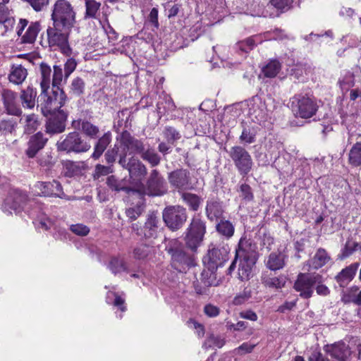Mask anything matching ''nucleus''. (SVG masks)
Returning a JSON list of instances; mask_svg holds the SVG:
<instances>
[{
	"instance_id": "f257e3e1",
	"label": "nucleus",
	"mask_w": 361,
	"mask_h": 361,
	"mask_svg": "<svg viewBox=\"0 0 361 361\" xmlns=\"http://www.w3.org/2000/svg\"><path fill=\"white\" fill-rule=\"evenodd\" d=\"M52 25L47 29V43L58 48L63 54L70 56L72 49L68 43L69 35L75 23V13L66 0H57L51 9Z\"/></svg>"
},
{
	"instance_id": "f03ea898",
	"label": "nucleus",
	"mask_w": 361,
	"mask_h": 361,
	"mask_svg": "<svg viewBox=\"0 0 361 361\" xmlns=\"http://www.w3.org/2000/svg\"><path fill=\"white\" fill-rule=\"evenodd\" d=\"M118 139L121 146L123 147L126 151H129V154L140 155L141 159L147 161L152 167L160 164L161 157L149 144L145 142V140L135 138L126 130L121 132L119 137H117V140Z\"/></svg>"
},
{
	"instance_id": "7ed1b4c3",
	"label": "nucleus",
	"mask_w": 361,
	"mask_h": 361,
	"mask_svg": "<svg viewBox=\"0 0 361 361\" xmlns=\"http://www.w3.org/2000/svg\"><path fill=\"white\" fill-rule=\"evenodd\" d=\"M166 250L171 255L172 267L179 272H185L193 265L192 256L185 251L183 244L178 239H170L166 244Z\"/></svg>"
},
{
	"instance_id": "20e7f679",
	"label": "nucleus",
	"mask_w": 361,
	"mask_h": 361,
	"mask_svg": "<svg viewBox=\"0 0 361 361\" xmlns=\"http://www.w3.org/2000/svg\"><path fill=\"white\" fill-rule=\"evenodd\" d=\"M56 147L60 152L81 154L89 151L91 145L82 137L80 133L73 131L61 136L56 143Z\"/></svg>"
},
{
	"instance_id": "39448f33",
	"label": "nucleus",
	"mask_w": 361,
	"mask_h": 361,
	"mask_svg": "<svg viewBox=\"0 0 361 361\" xmlns=\"http://www.w3.org/2000/svg\"><path fill=\"white\" fill-rule=\"evenodd\" d=\"M67 101V95L63 90H53L51 95H49L48 91L41 93L37 99V108L40 109L42 114L48 117L49 114L61 110V108L66 104Z\"/></svg>"
},
{
	"instance_id": "423d86ee",
	"label": "nucleus",
	"mask_w": 361,
	"mask_h": 361,
	"mask_svg": "<svg viewBox=\"0 0 361 361\" xmlns=\"http://www.w3.org/2000/svg\"><path fill=\"white\" fill-rule=\"evenodd\" d=\"M206 229V222L198 216H194L184 233L186 247L196 252L203 242Z\"/></svg>"
},
{
	"instance_id": "0eeeda50",
	"label": "nucleus",
	"mask_w": 361,
	"mask_h": 361,
	"mask_svg": "<svg viewBox=\"0 0 361 361\" xmlns=\"http://www.w3.org/2000/svg\"><path fill=\"white\" fill-rule=\"evenodd\" d=\"M291 107L296 116L310 118L316 114L319 105L313 97L300 94L292 97Z\"/></svg>"
},
{
	"instance_id": "6e6552de",
	"label": "nucleus",
	"mask_w": 361,
	"mask_h": 361,
	"mask_svg": "<svg viewBox=\"0 0 361 361\" xmlns=\"http://www.w3.org/2000/svg\"><path fill=\"white\" fill-rule=\"evenodd\" d=\"M119 154L118 164L124 169L128 170L130 178L133 180L141 181L147 173L145 165L137 157L132 156L127 159V154L123 147Z\"/></svg>"
},
{
	"instance_id": "1a4fd4ad",
	"label": "nucleus",
	"mask_w": 361,
	"mask_h": 361,
	"mask_svg": "<svg viewBox=\"0 0 361 361\" xmlns=\"http://www.w3.org/2000/svg\"><path fill=\"white\" fill-rule=\"evenodd\" d=\"M226 152L241 176H247L251 171L253 161L250 153L243 147L235 145Z\"/></svg>"
},
{
	"instance_id": "9d476101",
	"label": "nucleus",
	"mask_w": 361,
	"mask_h": 361,
	"mask_svg": "<svg viewBox=\"0 0 361 361\" xmlns=\"http://www.w3.org/2000/svg\"><path fill=\"white\" fill-rule=\"evenodd\" d=\"M163 221L171 231L180 229L185 223L188 215L186 209L179 205L166 207L162 212Z\"/></svg>"
},
{
	"instance_id": "9b49d317",
	"label": "nucleus",
	"mask_w": 361,
	"mask_h": 361,
	"mask_svg": "<svg viewBox=\"0 0 361 361\" xmlns=\"http://www.w3.org/2000/svg\"><path fill=\"white\" fill-rule=\"evenodd\" d=\"M322 281V275L319 274H298L294 283L293 288L300 293V296L304 299L310 298L314 293V286Z\"/></svg>"
},
{
	"instance_id": "f8f14e48",
	"label": "nucleus",
	"mask_w": 361,
	"mask_h": 361,
	"mask_svg": "<svg viewBox=\"0 0 361 361\" xmlns=\"http://www.w3.org/2000/svg\"><path fill=\"white\" fill-rule=\"evenodd\" d=\"M167 190L166 182L159 171L157 169L152 170L147 179L143 194L153 197L161 196Z\"/></svg>"
},
{
	"instance_id": "ddd939ff",
	"label": "nucleus",
	"mask_w": 361,
	"mask_h": 361,
	"mask_svg": "<svg viewBox=\"0 0 361 361\" xmlns=\"http://www.w3.org/2000/svg\"><path fill=\"white\" fill-rule=\"evenodd\" d=\"M27 197L20 190L11 192L5 199L2 205L3 212L8 214H19L24 210L27 204Z\"/></svg>"
},
{
	"instance_id": "4468645a",
	"label": "nucleus",
	"mask_w": 361,
	"mask_h": 361,
	"mask_svg": "<svg viewBox=\"0 0 361 361\" xmlns=\"http://www.w3.org/2000/svg\"><path fill=\"white\" fill-rule=\"evenodd\" d=\"M0 95L4 111L6 114L15 116H21L23 111L18 103L17 92L9 89L3 88L0 92Z\"/></svg>"
},
{
	"instance_id": "2eb2a0df",
	"label": "nucleus",
	"mask_w": 361,
	"mask_h": 361,
	"mask_svg": "<svg viewBox=\"0 0 361 361\" xmlns=\"http://www.w3.org/2000/svg\"><path fill=\"white\" fill-rule=\"evenodd\" d=\"M228 247L224 246L214 247L209 250L207 255L203 258V263L206 269L217 270L219 267H222L224 262L228 260Z\"/></svg>"
},
{
	"instance_id": "dca6fc26",
	"label": "nucleus",
	"mask_w": 361,
	"mask_h": 361,
	"mask_svg": "<svg viewBox=\"0 0 361 361\" xmlns=\"http://www.w3.org/2000/svg\"><path fill=\"white\" fill-rule=\"evenodd\" d=\"M45 124L46 132L51 135L60 134L65 131L68 113L64 110H59L47 117Z\"/></svg>"
},
{
	"instance_id": "f3484780",
	"label": "nucleus",
	"mask_w": 361,
	"mask_h": 361,
	"mask_svg": "<svg viewBox=\"0 0 361 361\" xmlns=\"http://www.w3.org/2000/svg\"><path fill=\"white\" fill-rule=\"evenodd\" d=\"M257 259L258 255L256 251V245L250 239H247L245 236L241 237L239 240L238 248L235 250V257L234 261L229 267V271H232L238 262V257L250 258Z\"/></svg>"
},
{
	"instance_id": "a211bd4d",
	"label": "nucleus",
	"mask_w": 361,
	"mask_h": 361,
	"mask_svg": "<svg viewBox=\"0 0 361 361\" xmlns=\"http://www.w3.org/2000/svg\"><path fill=\"white\" fill-rule=\"evenodd\" d=\"M168 180L171 187L184 190L191 187L190 173L186 169H178L168 174Z\"/></svg>"
},
{
	"instance_id": "6ab92c4d",
	"label": "nucleus",
	"mask_w": 361,
	"mask_h": 361,
	"mask_svg": "<svg viewBox=\"0 0 361 361\" xmlns=\"http://www.w3.org/2000/svg\"><path fill=\"white\" fill-rule=\"evenodd\" d=\"M35 192L41 196L63 198L65 194L61 183L57 180L49 182L39 181L34 185Z\"/></svg>"
},
{
	"instance_id": "aec40b11",
	"label": "nucleus",
	"mask_w": 361,
	"mask_h": 361,
	"mask_svg": "<svg viewBox=\"0 0 361 361\" xmlns=\"http://www.w3.org/2000/svg\"><path fill=\"white\" fill-rule=\"evenodd\" d=\"M324 350L328 355L337 361H347L351 354L348 345L343 342L325 345Z\"/></svg>"
},
{
	"instance_id": "412c9836",
	"label": "nucleus",
	"mask_w": 361,
	"mask_h": 361,
	"mask_svg": "<svg viewBox=\"0 0 361 361\" xmlns=\"http://www.w3.org/2000/svg\"><path fill=\"white\" fill-rule=\"evenodd\" d=\"M48 138L44 135L38 132L30 136L27 142V148L25 151V155L30 158H34L37 154L46 145Z\"/></svg>"
},
{
	"instance_id": "4be33fe9",
	"label": "nucleus",
	"mask_w": 361,
	"mask_h": 361,
	"mask_svg": "<svg viewBox=\"0 0 361 361\" xmlns=\"http://www.w3.org/2000/svg\"><path fill=\"white\" fill-rule=\"evenodd\" d=\"M205 212L207 217L210 221L220 219L224 212L223 202L218 198H209L207 201Z\"/></svg>"
},
{
	"instance_id": "5701e85b",
	"label": "nucleus",
	"mask_w": 361,
	"mask_h": 361,
	"mask_svg": "<svg viewBox=\"0 0 361 361\" xmlns=\"http://www.w3.org/2000/svg\"><path fill=\"white\" fill-rule=\"evenodd\" d=\"M358 267V262L353 263L343 269L335 276V280L340 287L345 288L348 285V283L354 279Z\"/></svg>"
},
{
	"instance_id": "b1692460",
	"label": "nucleus",
	"mask_w": 361,
	"mask_h": 361,
	"mask_svg": "<svg viewBox=\"0 0 361 361\" xmlns=\"http://www.w3.org/2000/svg\"><path fill=\"white\" fill-rule=\"evenodd\" d=\"M287 256L281 252H274L269 254L265 259L266 267L271 271L282 269L286 265Z\"/></svg>"
},
{
	"instance_id": "393cba45",
	"label": "nucleus",
	"mask_w": 361,
	"mask_h": 361,
	"mask_svg": "<svg viewBox=\"0 0 361 361\" xmlns=\"http://www.w3.org/2000/svg\"><path fill=\"white\" fill-rule=\"evenodd\" d=\"M107 269L114 275L117 276L123 272L129 273L130 269L128 263L123 257H111L107 263Z\"/></svg>"
},
{
	"instance_id": "a878e982",
	"label": "nucleus",
	"mask_w": 361,
	"mask_h": 361,
	"mask_svg": "<svg viewBox=\"0 0 361 361\" xmlns=\"http://www.w3.org/2000/svg\"><path fill=\"white\" fill-rule=\"evenodd\" d=\"M257 259L253 258L238 257V276L241 281L248 280L252 274V269L256 264Z\"/></svg>"
},
{
	"instance_id": "bb28decb",
	"label": "nucleus",
	"mask_w": 361,
	"mask_h": 361,
	"mask_svg": "<svg viewBox=\"0 0 361 361\" xmlns=\"http://www.w3.org/2000/svg\"><path fill=\"white\" fill-rule=\"evenodd\" d=\"M159 222V218L154 212L147 215L145 225L142 228V231L144 232V238H151L156 237Z\"/></svg>"
},
{
	"instance_id": "cd10ccee",
	"label": "nucleus",
	"mask_w": 361,
	"mask_h": 361,
	"mask_svg": "<svg viewBox=\"0 0 361 361\" xmlns=\"http://www.w3.org/2000/svg\"><path fill=\"white\" fill-rule=\"evenodd\" d=\"M111 142V133L108 131L99 138L94 147V152L91 157L95 160L98 159L107 148Z\"/></svg>"
},
{
	"instance_id": "c85d7f7f",
	"label": "nucleus",
	"mask_w": 361,
	"mask_h": 361,
	"mask_svg": "<svg viewBox=\"0 0 361 361\" xmlns=\"http://www.w3.org/2000/svg\"><path fill=\"white\" fill-rule=\"evenodd\" d=\"M217 233L226 240L231 239L235 233V225L229 220L221 219L216 225Z\"/></svg>"
},
{
	"instance_id": "c756f323",
	"label": "nucleus",
	"mask_w": 361,
	"mask_h": 361,
	"mask_svg": "<svg viewBox=\"0 0 361 361\" xmlns=\"http://www.w3.org/2000/svg\"><path fill=\"white\" fill-rule=\"evenodd\" d=\"M37 91L32 87L28 86L20 92V99L25 109H32L35 106Z\"/></svg>"
},
{
	"instance_id": "7c9ffc66",
	"label": "nucleus",
	"mask_w": 361,
	"mask_h": 361,
	"mask_svg": "<svg viewBox=\"0 0 361 361\" xmlns=\"http://www.w3.org/2000/svg\"><path fill=\"white\" fill-rule=\"evenodd\" d=\"M330 259L329 255L324 249L319 248L313 258L308 262V264L310 268L318 269L324 266Z\"/></svg>"
},
{
	"instance_id": "2f4dec72",
	"label": "nucleus",
	"mask_w": 361,
	"mask_h": 361,
	"mask_svg": "<svg viewBox=\"0 0 361 361\" xmlns=\"http://www.w3.org/2000/svg\"><path fill=\"white\" fill-rule=\"evenodd\" d=\"M27 75V69L22 65H13L8 75V80L13 84L20 85L25 80Z\"/></svg>"
},
{
	"instance_id": "473e14b6",
	"label": "nucleus",
	"mask_w": 361,
	"mask_h": 361,
	"mask_svg": "<svg viewBox=\"0 0 361 361\" xmlns=\"http://www.w3.org/2000/svg\"><path fill=\"white\" fill-rule=\"evenodd\" d=\"M262 283L269 288L280 289L285 286L286 283V277L283 275L274 276L263 275L262 277Z\"/></svg>"
},
{
	"instance_id": "72a5a7b5",
	"label": "nucleus",
	"mask_w": 361,
	"mask_h": 361,
	"mask_svg": "<svg viewBox=\"0 0 361 361\" xmlns=\"http://www.w3.org/2000/svg\"><path fill=\"white\" fill-rule=\"evenodd\" d=\"M39 69L42 78L40 82L41 90H43V92L49 91L51 83V68L47 63L42 62L39 65Z\"/></svg>"
},
{
	"instance_id": "f704fd0d",
	"label": "nucleus",
	"mask_w": 361,
	"mask_h": 361,
	"mask_svg": "<svg viewBox=\"0 0 361 361\" xmlns=\"http://www.w3.org/2000/svg\"><path fill=\"white\" fill-rule=\"evenodd\" d=\"M106 184L108 187L114 191L121 192L123 191L127 194L133 191L131 188L126 185L123 180H118L114 176H110L107 178Z\"/></svg>"
},
{
	"instance_id": "c9c22d12",
	"label": "nucleus",
	"mask_w": 361,
	"mask_h": 361,
	"mask_svg": "<svg viewBox=\"0 0 361 361\" xmlns=\"http://www.w3.org/2000/svg\"><path fill=\"white\" fill-rule=\"evenodd\" d=\"M40 31V24L39 22H32L28 26L26 32L22 36V42L23 43H33Z\"/></svg>"
},
{
	"instance_id": "e433bc0d",
	"label": "nucleus",
	"mask_w": 361,
	"mask_h": 361,
	"mask_svg": "<svg viewBox=\"0 0 361 361\" xmlns=\"http://www.w3.org/2000/svg\"><path fill=\"white\" fill-rule=\"evenodd\" d=\"M216 270L204 269L202 273V281L207 287L217 286L221 283V279H217Z\"/></svg>"
},
{
	"instance_id": "4c0bfd02",
	"label": "nucleus",
	"mask_w": 361,
	"mask_h": 361,
	"mask_svg": "<svg viewBox=\"0 0 361 361\" xmlns=\"http://www.w3.org/2000/svg\"><path fill=\"white\" fill-rule=\"evenodd\" d=\"M64 71L63 70L61 65H54L53 66V75H52V86L54 88H56V90L60 91L62 90L60 87L63 82H66Z\"/></svg>"
},
{
	"instance_id": "58836bf2",
	"label": "nucleus",
	"mask_w": 361,
	"mask_h": 361,
	"mask_svg": "<svg viewBox=\"0 0 361 361\" xmlns=\"http://www.w3.org/2000/svg\"><path fill=\"white\" fill-rule=\"evenodd\" d=\"M348 161L353 166H361V142L353 145L348 154Z\"/></svg>"
},
{
	"instance_id": "ea45409f",
	"label": "nucleus",
	"mask_w": 361,
	"mask_h": 361,
	"mask_svg": "<svg viewBox=\"0 0 361 361\" xmlns=\"http://www.w3.org/2000/svg\"><path fill=\"white\" fill-rule=\"evenodd\" d=\"M18 127V121L16 118H10L0 121V133L6 135L15 133Z\"/></svg>"
},
{
	"instance_id": "a19ab883",
	"label": "nucleus",
	"mask_w": 361,
	"mask_h": 361,
	"mask_svg": "<svg viewBox=\"0 0 361 361\" xmlns=\"http://www.w3.org/2000/svg\"><path fill=\"white\" fill-rule=\"evenodd\" d=\"M281 63L278 60H271L262 68V73L267 78H274L281 70Z\"/></svg>"
},
{
	"instance_id": "79ce46f5",
	"label": "nucleus",
	"mask_w": 361,
	"mask_h": 361,
	"mask_svg": "<svg viewBox=\"0 0 361 361\" xmlns=\"http://www.w3.org/2000/svg\"><path fill=\"white\" fill-rule=\"evenodd\" d=\"M70 94L79 97L82 95L85 89V83L83 79L80 77L73 78L69 85Z\"/></svg>"
},
{
	"instance_id": "37998d69",
	"label": "nucleus",
	"mask_w": 361,
	"mask_h": 361,
	"mask_svg": "<svg viewBox=\"0 0 361 361\" xmlns=\"http://www.w3.org/2000/svg\"><path fill=\"white\" fill-rule=\"evenodd\" d=\"M100 6V2L96 0H85V18H97Z\"/></svg>"
},
{
	"instance_id": "c03bdc74",
	"label": "nucleus",
	"mask_w": 361,
	"mask_h": 361,
	"mask_svg": "<svg viewBox=\"0 0 361 361\" xmlns=\"http://www.w3.org/2000/svg\"><path fill=\"white\" fill-rule=\"evenodd\" d=\"M181 197L184 202L189 206L191 210H198L201 203V198L198 195L190 192H183Z\"/></svg>"
},
{
	"instance_id": "a18cd8bd",
	"label": "nucleus",
	"mask_w": 361,
	"mask_h": 361,
	"mask_svg": "<svg viewBox=\"0 0 361 361\" xmlns=\"http://www.w3.org/2000/svg\"><path fill=\"white\" fill-rule=\"evenodd\" d=\"M261 42V39L259 36H252L238 43V48L245 53H247L252 50L255 47Z\"/></svg>"
},
{
	"instance_id": "49530a36",
	"label": "nucleus",
	"mask_w": 361,
	"mask_h": 361,
	"mask_svg": "<svg viewBox=\"0 0 361 361\" xmlns=\"http://www.w3.org/2000/svg\"><path fill=\"white\" fill-rule=\"evenodd\" d=\"M241 143L250 145L256 141V131L253 128L244 127L239 137Z\"/></svg>"
},
{
	"instance_id": "de8ad7c7",
	"label": "nucleus",
	"mask_w": 361,
	"mask_h": 361,
	"mask_svg": "<svg viewBox=\"0 0 361 361\" xmlns=\"http://www.w3.org/2000/svg\"><path fill=\"white\" fill-rule=\"evenodd\" d=\"M81 131L87 137L97 138L99 133V128L88 121H83L82 123Z\"/></svg>"
},
{
	"instance_id": "09e8293b",
	"label": "nucleus",
	"mask_w": 361,
	"mask_h": 361,
	"mask_svg": "<svg viewBox=\"0 0 361 361\" xmlns=\"http://www.w3.org/2000/svg\"><path fill=\"white\" fill-rule=\"evenodd\" d=\"M163 135L168 143L171 145L181 137L180 133L172 126H166L163 130Z\"/></svg>"
},
{
	"instance_id": "8fccbe9b",
	"label": "nucleus",
	"mask_w": 361,
	"mask_h": 361,
	"mask_svg": "<svg viewBox=\"0 0 361 361\" xmlns=\"http://www.w3.org/2000/svg\"><path fill=\"white\" fill-rule=\"evenodd\" d=\"M145 211V206L142 203L130 207L126 210V214L128 219L132 221L136 220Z\"/></svg>"
},
{
	"instance_id": "3c124183",
	"label": "nucleus",
	"mask_w": 361,
	"mask_h": 361,
	"mask_svg": "<svg viewBox=\"0 0 361 361\" xmlns=\"http://www.w3.org/2000/svg\"><path fill=\"white\" fill-rule=\"evenodd\" d=\"M37 163L39 166L44 170H49L54 165V160L49 152L42 154L37 159Z\"/></svg>"
},
{
	"instance_id": "603ef678",
	"label": "nucleus",
	"mask_w": 361,
	"mask_h": 361,
	"mask_svg": "<svg viewBox=\"0 0 361 361\" xmlns=\"http://www.w3.org/2000/svg\"><path fill=\"white\" fill-rule=\"evenodd\" d=\"M238 192L240 193V197L243 200L245 203L251 202L254 199V195L252 192V190L251 187L246 184L243 183L240 185Z\"/></svg>"
},
{
	"instance_id": "864d4df0",
	"label": "nucleus",
	"mask_w": 361,
	"mask_h": 361,
	"mask_svg": "<svg viewBox=\"0 0 361 361\" xmlns=\"http://www.w3.org/2000/svg\"><path fill=\"white\" fill-rule=\"evenodd\" d=\"M25 123V132L28 134L33 133L38 126L37 116L34 114L27 115Z\"/></svg>"
},
{
	"instance_id": "5fc2aeb1",
	"label": "nucleus",
	"mask_w": 361,
	"mask_h": 361,
	"mask_svg": "<svg viewBox=\"0 0 361 361\" xmlns=\"http://www.w3.org/2000/svg\"><path fill=\"white\" fill-rule=\"evenodd\" d=\"M225 340L219 336H215L214 335L210 336L204 343L202 347L205 349L216 346L219 348H222L225 344Z\"/></svg>"
},
{
	"instance_id": "6e6d98bb",
	"label": "nucleus",
	"mask_w": 361,
	"mask_h": 361,
	"mask_svg": "<svg viewBox=\"0 0 361 361\" xmlns=\"http://www.w3.org/2000/svg\"><path fill=\"white\" fill-rule=\"evenodd\" d=\"M65 174L68 177H73L80 172V165L73 161H68L64 164Z\"/></svg>"
},
{
	"instance_id": "4d7b16f0",
	"label": "nucleus",
	"mask_w": 361,
	"mask_h": 361,
	"mask_svg": "<svg viewBox=\"0 0 361 361\" xmlns=\"http://www.w3.org/2000/svg\"><path fill=\"white\" fill-rule=\"evenodd\" d=\"M338 83L343 90H348L354 85V75L350 72H346L342 78L339 79Z\"/></svg>"
},
{
	"instance_id": "13d9d810",
	"label": "nucleus",
	"mask_w": 361,
	"mask_h": 361,
	"mask_svg": "<svg viewBox=\"0 0 361 361\" xmlns=\"http://www.w3.org/2000/svg\"><path fill=\"white\" fill-rule=\"evenodd\" d=\"M293 0H270L271 6H273L281 12L288 11L293 4Z\"/></svg>"
},
{
	"instance_id": "bf43d9fd",
	"label": "nucleus",
	"mask_w": 361,
	"mask_h": 361,
	"mask_svg": "<svg viewBox=\"0 0 361 361\" xmlns=\"http://www.w3.org/2000/svg\"><path fill=\"white\" fill-rule=\"evenodd\" d=\"M113 166L109 164V166H104L102 164H97L94 169V178H99L101 176H106L109 173H113Z\"/></svg>"
},
{
	"instance_id": "052dcab7",
	"label": "nucleus",
	"mask_w": 361,
	"mask_h": 361,
	"mask_svg": "<svg viewBox=\"0 0 361 361\" xmlns=\"http://www.w3.org/2000/svg\"><path fill=\"white\" fill-rule=\"evenodd\" d=\"M121 151L119 152L118 147L116 145L110 149H108L104 154V158L106 162L108 164L113 166L114 163L116 161L117 157L119 158V154Z\"/></svg>"
},
{
	"instance_id": "680f3d73",
	"label": "nucleus",
	"mask_w": 361,
	"mask_h": 361,
	"mask_svg": "<svg viewBox=\"0 0 361 361\" xmlns=\"http://www.w3.org/2000/svg\"><path fill=\"white\" fill-rule=\"evenodd\" d=\"M149 252L150 247L145 244H141L134 249L133 255L136 259H142L147 257Z\"/></svg>"
},
{
	"instance_id": "e2e57ef3",
	"label": "nucleus",
	"mask_w": 361,
	"mask_h": 361,
	"mask_svg": "<svg viewBox=\"0 0 361 361\" xmlns=\"http://www.w3.org/2000/svg\"><path fill=\"white\" fill-rule=\"evenodd\" d=\"M281 147H282V143L274 138L269 139L266 144V148L271 155L279 154Z\"/></svg>"
},
{
	"instance_id": "0e129e2a",
	"label": "nucleus",
	"mask_w": 361,
	"mask_h": 361,
	"mask_svg": "<svg viewBox=\"0 0 361 361\" xmlns=\"http://www.w3.org/2000/svg\"><path fill=\"white\" fill-rule=\"evenodd\" d=\"M77 66V62L75 59L69 58L67 59L64 64V75L65 80L69 78L71 74L75 70Z\"/></svg>"
},
{
	"instance_id": "69168bd1",
	"label": "nucleus",
	"mask_w": 361,
	"mask_h": 361,
	"mask_svg": "<svg viewBox=\"0 0 361 361\" xmlns=\"http://www.w3.org/2000/svg\"><path fill=\"white\" fill-rule=\"evenodd\" d=\"M28 3L35 11H41L46 8L49 0H22Z\"/></svg>"
},
{
	"instance_id": "338daca9",
	"label": "nucleus",
	"mask_w": 361,
	"mask_h": 361,
	"mask_svg": "<svg viewBox=\"0 0 361 361\" xmlns=\"http://www.w3.org/2000/svg\"><path fill=\"white\" fill-rule=\"evenodd\" d=\"M70 229L73 233L80 236H85L90 233V228L82 224H73Z\"/></svg>"
},
{
	"instance_id": "774afa93",
	"label": "nucleus",
	"mask_w": 361,
	"mask_h": 361,
	"mask_svg": "<svg viewBox=\"0 0 361 361\" xmlns=\"http://www.w3.org/2000/svg\"><path fill=\"white\" fill-rule=\"evenodd\" d=\"M256 346V344L250 343L249 342H245L242 343L240 346L236 348L234 351L235 353L239 355H243L246 353H251L255 347Z\"/></svg>"
}]
</instances>
